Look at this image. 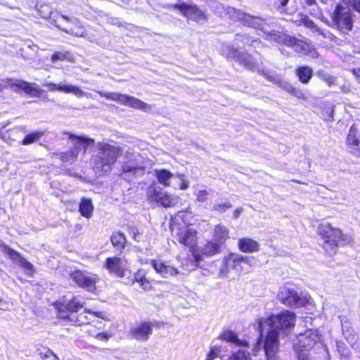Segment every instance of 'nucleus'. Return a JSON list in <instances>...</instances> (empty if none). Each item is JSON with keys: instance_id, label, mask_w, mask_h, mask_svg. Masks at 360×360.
<instances>
[{"instance_id": "1", "label": "nucleus", "mask_w": 360, "mask_h": 360, "mask_svg": "<svg viewBox=\"0 0 360 360\" xmlns=\"http://www.w3.org/2000/svg\"><path fill=\"white\" fill-rule=\"evenodd\" d=\"M317 235L322 240L321 247L326 255L335 256L340 246L345 244L346 236L342 231L330 223L320 224Z\"/></svg>"}, {"instance_id": "2", "label": "nucleus", "mask_w": 360, "mask_h": 360, "mask_svg": "<svg viewBox=\"0 0 360 360\" xmlns=\"http://www.w3.org/2000/svg\"><path fill=\"white\" fill-rule=\"evenodd\" d=\"M98 155L96 164L104 172L111 170V167L117 161L123 153V149L119 146H115L108 142H99L97 143Z\"/></svg>"}, {"instance_id": "3", "label": "nucleus", "mask_w": 360, "mask_h": 360, "mask_svg": "<svg viewBox=\"0 0 360 360\" xmlns=\"http://www.w3.org/2000/svg\"><path fill=\"white\" fill-rule=\"evenodd\" d=\"M330 19L334 27L340 33L348 34L353 29L354 14L349 8L340 3L330 13Z\"/></svg>"}, {"instance_id": "4", "label": "nucleus", "mask_w": 360, "mask_h": 360, "mask_svg": "<svg viewBox=\"0 0 360 360\" xmlns=\"http://www.w3.org/2000/svg\"><path fill=\"white\" fill-rule=\"evenodd\" d=\"M296 315L294 312L285 309L277 314H271L265 323L271 328L278 332H287L292 330L295 325Z\"/></svg>"}, {"instance_id": "5", "label": "nucleus", "mask_w": 360, "mask_h": 360, "mask_svg": "<svg viewBox=\"0 0 360 360\" xmlns=\"http://www.w3.org/2000/svg\"><path fill=\"white\" fill-rule=\"evenodd\" d=\"M68 134L70 139H76L79 141V142L76 143L74 147L71 148L69 150L54 152L51 154L52 157H58L62 162H75L78 159L81 150L80 143L82 144V148L85 153L89 145L94 143V140L91 138L77 136L71 133H68Z\"/></svg>"}, {"instance_id": "6", "label": "nucleus", "mask_w": 360, "mask_h": 360, "mask_svg": "<svg viewBox=\"0 0 360 360\" xmlns=\"http://www.w3.org/2000/svg\"><path fill=\"white\" fill-rule=\"evenodd\" d=\"M70 278L79 288L91 293H96L98 291L97 283L100 281L98 274L75 269L70 273Z\"/></svg>"}, {"instance_id": "7", "label": "nucleus", "mask_w": 360, "mask_h": 360, "mask_svg": "<svg viewBox=\"0 0 360 360\" xmlns=\"http://www.w3.org/2000/svg\"><path fill=\"white\" fill-rule=\"evenodd\" d=\"M172 231L174 232V236L181 245L188 248L191 252L195 251L198 240L197 230L191 228L190 224H176L172 228Z\"/></svg>"}, {"instance_id": "8", "label": "nucleus", "mask_w": 360, "mask_h": 360, "mask_svg": "<svg viewBox=\"0 0 360 360\" xmlns=\"http://www.w3.org/2000/svg\"><path fill=\"white\" fill-rule=\"evenodd\" d=\"M56 311V315L58 319L66 321L71 319L73 313H77L84 307V302L78 297L74 295L69 300H56L53 303Z\"/></svg>"}, {"instance_id": "9", "label": "nucleus", "mask_w": 360, "mask_h": 360, "mask_svg": "<svg viewBox=\"0 0 360 360\" xmlns=\"http://www.w3.org/2000/svg\"><path fill=\"white\" fill-rule=\"evenodd\" d=\"M250 258L249 256L230 252L223 257L219 272L225 275L233 270L236 273L241 274L244 271V266L250 264Z\"/></svg>"}, {"instance_id": "10", "label": "nucleus", "mask_w": 360, "mask_h": 360, "mask_svg": "<svg viewBox=\"0 0 360 360\" xmlns=\"http://www.w3.org/2000/svg\"><path fill=\"white\" fill-rule=\"evenodd\" d=\"M171 8L178 10L187 20L196 23L205 22L208 20V15L205 11L201 10L197 5L187 4L184 1L172 4Z\"/></svg>"}, {"instance_id": "11", "label": "nucleus", "mask_w": 360, "mask_h": 360, "mask_svg": "<svg viewBox=\"0 0 360 360\" xmlns=\"http://www.w3.org/2000/svg\"><path fill=\"white\" fill-rule=\"evenodd\" d=\"M162 323L154 321H141L129 330V336L137 341L146 342L149 340L154 328H160Z\"/></svg>"}, {"instance_id": "12", "label": "nucleus", "mask_w": 360, "mask_h": 360, "mask_svg": "<svg viewBox=\"0 0 360 360\" xmlns=\"http://www.w3.org/2000/svg\"><path fill=\"white\" fill-rule=\"evenodd\" d=\"M97 92L101 97L105 98L110 101H115L122 105L139 110H144L148 107L147 103L129 95L122 94L120 93H105L101 91Z\"/></svg>"}, {"instance_id": "13", "label": "nucleus", "mask_w": 360, "mask_h": 360, "mask_svg": "<svg viewBox=\"0 0 360 360\" xmlns=\"http://www.w3.org/2000/svg\"><path fill=\"white\" fill-rule=\"evenodd\" d=\"M226 58L236 60L240 65L248 70H253L257 66V63L251 54L248 52H240L232 45L227 47Z\"/></svg>"}, {"instance_id": "14", "label": "nucleus", "mask_w": 360, "mask_h": 360, "mask_svg": "<svg viewBox=\"0 0 360 360\" xmlns=\"http://www.w3.org/2000/svg\"><path fill=\"white\" fill-rule=\"evenodd\" d=\"M263 348L266 360H276L279 349L278 333L274 330L267 331L263 340Z\"/></svg>"}, {"instance_id": "15", "label": "nucleus", "mask_w": 360, "mask_h": 360, "mask_svg": "<svg viewBox=\"0 0 360 360\" xmlns=\"http://www.w3.org/2000/svg\"><path fill=\"white\" fill-rule=\"evenodd\" d=\"M280 302L289 307H302L306 305V300L294 289L284 288L279 292Z\"/></svg>"}, {"instance_id": "16", "label": "nucleus", "mask_w": 360, "mask_h": 360, "mask_svg": "<svg viewBox=\"0 0 360 360\" xmlns=\"http://www.w3.org/2000/svg\"><path fill=\"white\" fill-rule=\"evenodd\" d=\"M315 340L309 335H301L294 345L297 360H310L308 352L314 347Z\"/></svg>"}, {"instance_id": "17", "label": "nucleus", "mask_w": 360, "mask_h": 360, "mask_svg": "<svg viewBox=\"0 0 360 360\" xmlns=\"http://www.w3.org/2000/svg\"><path fill=\"white\" fill-rule=\"evenodd\" d=\"M86 314H91L92 316L105 319V313L101 311H93L91 309L85 308L84 311L79 314H74L72 316L71 319H68L65 321L70 326H82L90 323L91 319L86 315Z\"/></svg>"}, {"instance_id": "18", "label": "nucleus", "mask_w": 360, "mask_h": 360, "mask_svg": "<svg viewBox=\"0 0 360 360\" xmlns=\"http://www.w3.org/2000/svg\"><path fill=\"white\" fill-rule=\"evenodd\" d=\"M103 266L110 274L122 278L125 276L127 268L122 263V259L118 257H107L103 263Z\"/></svg>"}, {"instance_id": "19", "label": "nucleus", "mask_w": 360, "mask_h": 360, "mask_svg": "<svg viewBox=\"0 0 360 360\" xmlns=\"http://www.w3.org/2000/svg\"><path fill=\"white\" fill-rule=\"evenodd\" d=\"M46 86L50 91H59L65 94L72 93L77 97H83L85 95L84 91H82L79 86L75 85H61L50 82L47 83Z\"/></svg>"}, {"instance_id": "20", "label": "nucleus", "mask_w": 360, "mask_h": 360, "mask_svg": "<svg viewBox=\"0 0 360 360\" xmlns=\"http://www.w3.org/2000/svg\"><path fill=\"white\" fill-rule=\"evenodd\" d=\"M237 244L239 250L244 253L258 252L260 248L257 241L249 237L239 238Z\"/></svg>"}, {"instance_id": "21", "label": "nucleus", "mask_w": 360, "mask_h": 360, "mask_svg": "<svg viewBox=\"0 0 360 360\" xmlns=\"http://www.w3.org/2000/svg\"><path fill=\"white\" fill-rule=\"evenodd\" d=\"M135 283H139L140 287L145 291H149L152 290V283L146 278V271L143 269H139L134 274L133 278L129 282L130 284L133 285Z\"/></svg>"}, {"instance_id": "22", "label": "nucleus", "mask_w": 360, "mask_h": 360, "mask_svg": "<svg viewBox=\"0 0 360 360\" xmlns=\"http://www.w3.org/2000/svg\"><path fill=\"white\" fill-rule=\"evenodd\" d=\"M26 131L24 126H18L12 129L4 130L1 131V137L2 139L9 143L18 141L21 134Z\"/></svg>"}, {"instance_id": "23", "label": "nucleus", "mask_w": 360, "mask_h": 360, "mask_svg": "<svg viewBox=\"0 0 360 360\" xmlns=\"http://www.w3.org/2000/svg\"><path fill=\"white\" fill-rule=\"evenodd\" d=\"M150 264L154 268L157 273L162 274L165 277L168 274L172 276L179 274V271L176 268L166 265L164 262H158L156 259H151Z\"/></svg>"}, {"instance_id": "24", "label": "nucleus", "mask_w": 360, "mask_h": 360, "mask_svg": "<svg viewBox=\"0 0 360 360\" xmlns=\"http://www.w3.org/2000/svg\"><path fill=\"white\" fill-rule=\"evenodd\" d=\"M229 238V230L222 224L214 226L213 231V240L224 246Z\"/></svg>"}, {"instance_id": "25", "label": "nucleus", "mask_w": 360, "mask_h": 360, "mask_svg": "<svg viewBox=\"0 0 360 360\" xmlns=\"http://www.w3.org/2000/svg\"><path fill=\"white\" fill-rule=\"evenodd\" d=\"M94 210V207L92 200L88 198H82L79 203L80 214L86 219H90L93 216Z\"/></svg>"}, {"instance_id": "26", "label": "nucleus", "mask_w": 360, "mask_h": 360, "mask_svg": "<svg viewBox=\"0 0 360 360\" xmlns=\"http://www.w3.org/2000/svg\"><path fill=\"white\" fill-rule=\"evenodd\" d=\"M222 245L214 240H207L202 248V255L212 257L221 252Z\"/></svg>"}, {"instance_id": "27", "label": "nucleus", "mask_w": 360, "mask_h": 360, "mask_svg": "<svg viewBox=\"0 0 360 360\" xmlns=\"http://www.w3.org/2000/svg\"><path fill=\"white\" fill-rule=\"evenodd\" d=\"M298 80L303 84H307L312 78L313 70L307 65L298 66L295 70Z\"/></svg>"}, {"instance_id": "28", "label": "nucleus", "mask_w": 360, "mask_h": 360, "mask_svg": "<svg viewBox=\"0 0 360 360\" xmlns=\"http://www.w3.org/2000/svg\"><path fill=\"white\" fill-rule=\"evenodd\" d=\"M110 242L113 248L120 252L124 250L127 245V238L120 231L112 232L110 236Z\"/></svg>"}, {"instance_id": "29", "label": "nucleus", "mask_w": 360, "mask_h": 360, "mask_svg": "<svg viewBox=\"0 0 360 360\" xmlns=\"http://www.w3.org/2000/svg\"><path fill=\"white\" fill-rule=\"evenodd\" d=\"M295 50L304 55H311L313 56L318 55L315 47L311 43L302 39L299 40Z\"/></svg>"}, {"instance_id": "30", "label": "nucleus", "mask_w": 360, "mask_h": 360, "mask_svg": "<svg viewBox=\"0 0 360 360\" xmlns=\"http://www.w3.org/2000/svg\"><path fill=\"white\" fill-rule=\"evenodd\" d=\"M221 340L233 343L237 345H245L243 342H240L238 338V335L235 331L230 330H224L218 336Z\"/></svg>"}, {"instance_id": "31", "label": "nucleus", "mask_w": 360, "mask_h": 360, "mask_svg": "<svg viewBox=\"0 0 360 360\" xmlns=\"http://www.w3.org/2000/svg\"><path fill=\"white\" fill-rule=\"evenodd\" d=\"M155 176L158 181L165 187L170 186V179L173 174L168 169H160L155 170Z\"/></svg>"}, {"instance_id": "32", "label": "nucleus", "mask_w": 360, "mask_h": 360, "mask_svg": "<svg viewBox=\"0 0 360 360\" xmlns=\"http://www.w3.org/2000/svg\"><path fill=\"white\" fill-rule=\"evenodd\" d=\"M50 59L53 63H56L58 61L74 62L73 55L70 51H55L51 55Z\"/></svg>"}, {"instance_id": "33", "label": "nucleus", "mask_w": 360, "mask_h": 360, "mask_svg": "<svg viewBox=\"0 0 360 360\" xmlns=\"http://www.w3.org/2000/svg\"><path fill=\"white\" fill-rule=\"evenodd\" d=\"M357 128L355 124H353L349 129L346 138V143L348 146L357 147L360 145V140L357 136Z\"/></svg>"}, {"instance_id": "34", "label": "nucleus", "mask_w": 360, "mask_h": 360, "mask_svg": "<svg viewBox=\"0 0 360 360\" xmlns=\"http://www.w3.org/2000/svg\"><path fill=\"white\" fill-rule=\"evenodd\" d=\"M37 352L43 360H59L58 356L47 346L39 345Z\"/></svg>"}, {"instance_id": "35", "label": "nucleus", "mask_w": 360, "mask_h": 360, "mask_svg": "<svg viewBox=\"0 0 360 360\" xmlns=\"http://www.w3.org/2000/svg\"><path fill=\"white\" fill-rule=\"evenodd\" d=\"M44 134V131H33L29 134H27L20 142V145L27 146L32 144L37 141H38L41 137H42Z\"/></svg>"}, {"instance_id": "36", "label": "nucleus", "mask_w": 360, "mask_h": 360, "mask_svg": "<svg viewBox=\"0 0 360 360\" xmlns=\"http://www.w3.org/2000/svg\"><path fill=\"white\" fill-rule=\"evenodd\" d=\"M164 195L161 198L159 201V204H160L164 207H174L177 203L178 197H174L168 192H164Z\"/></svg>"}, {"instance_id": "37", "label": "nucleus", "mask_w": 360, "mask_h": 360, "mask_svg": "<svg viewBox=\"0 0 360 360\" xmlns=\"http://www.w3.org/2000/svg\"><path fill=\"white\" fill-rule=\"evenodd\" d=\"M3 250L5 254L13 262H19L22 259V255L14 249L11 248L8 245H4L3 247Z\"/></svg>"}, {"instance_id": "38", "label": "nucleus", "mask_w": 360, "mask_h": 360, "mask_svg": "<svg viewBox=\"0 0 360 360\" xmlns=\"http://www.w3.org/2000/svg\"><path fill=\"white\" fill-rule=\"evenodd\" d=\"M146 167L141 165H129L128 163H124L121 167V172L122 174H127L134 172H144Z\"/></svg>"}, {"instance_id": "39", "label": "nucleus", "mask_w": 360, "mask_h": 360, "mask_svg": "<svg viewBox=\"0 0 360 360\" xmlns=\"http://www.w3.org/2000/svg\"><path fill=\"white\" fill-rule=\"evenodd\" d=\"M303 25L304 27L314 30L316 32H319V28L316 26L314 22L305 14H301L298 25Z\"/></svg>"}, {"instance_id": "40", "label": "nucleus", "mask_w": 360, "mask_h": 360, "mask_svg": "<svg viewBox=\"0 0 360 360\" xmlns=\"http://www.w3.org/2000/svg\"><path fill=\"white\" fill-rule=\"evenodd\" d=\"M227 360H251V355L248 351L239 349L232 354Z\"/></svg>"}, {"instance_id": "41", "label": "nucleus", "mask_w": 360, "mask_h": 360, "mask_svg": "<svg viewBox=\"0 0 360 360\" xmlns=\"http://www.w3.org/2000/svg\"><path fill=\"white\" fill-rule=\"evenodd\" d=\"M165 191L162 188H153L147 195L148 200L150 202H159L162 195H164Z\"/></svg>"}, {"instance_id": "42", "label": "nucleus", "mask_w": 360, "mask_h": 360, "mask_svg": "<svg viewBox=\"0 0 360 360\" xmlns=\"http://www.w3.org/2000/svg\"><path fill=\"white\" fill-rule=\"evenodd\" d=\"M299 39L293 36L286 34L283 38V43L287 46L293 47L295 49L297 43H299Z\"/></svg>"}, {"instance_id": "43", "label": "nucleus", "mask_w": 360, "mask_h": 360, "mask_svg": "<svg viewBox=\"0 0 360 360\" xmlns=\"http://www.w3.org/2000/svg\"><path fill=\"white\" fill-rule=\"evenodd\" d=\"M231 207H232V204L230 202V201H226L225 202L216 204L213 207V210L218 212L219 213H223Z\"/></svg>"}, {"instance_id": "44", "label": "nucleus", "mask_w": 360, "mask_h": 360, "mask_svg": "<svg viewBox=\"0 0 360 360\" xmlns=\"http://www.w3.org/2000/svg\"><path fill=\"white\" fill-rule=\"evenodd\" d=\"M289 94L300 99V100H306L307 96L304 92L300 88L292 86L291 89L290 90Z\"/></svg>"}, {"instance_id": "45", "label": "nucleus", "mask_w": 360, "mask_h": 360, "mask_svg": "<svg viewBox=\"0 0 360 360\" xmlns=\"http://www.w3.org/2000/svg\"><path fill=\"white\" fill-rule=\"evenodd\" d=\"M221 350V347L218 346H213L210 349V351L207 354L205 360H214L219 355V352Z\"/></svg>"}, {"instance_id": "46", "label": "nucleus", "mask_w": 360, "mask_h": 360, "mask_svg": "<svg viewBox=\"0 0 360 360\" xmlns=\"http://www.w3.org/2000/svg\"><path fill=\"white\" fill-rule=\"evenodd\" d=\"M43 93V90L35 88L32 84H30L26 94L33 97H40Z\"/></svg>"}, {"instance_id": "47", "label": "nucleus", "mask_w": 360, "mask_h": 360, "mask_svg": "<svg viewBox=\"0 0 360 360\" xmlns=\"http://www.w3.org/2000/svg\"><path fill=\"white\" fill-rule=\"evenodd\" d=\"M30 84V82L24 80H16L14 83L11 84V85L20 90H22L25 93H26Z\"/></svg>"}, {"instance_id": "48", "label": "nucleus", "mask_w": 360, "mask_h": 360, "mask_svg": "<svg viewBox=\"0 0 360 360\" xmlns=\"http://www.w3.org/2000/svg\"><path fill=\"white\" fill-rule=\"evenodd\" d=\"M208 191L206 190H200L196 195V199L198 202H205L207 200Z\"/></svg>"}, {"instance_id": "49", "label": "nucleus", "mask_w": 360, "mask_h": 360, "mask_svg": "<svg viewBox=\"0 0 360 360\" xmlns=\"http://www.w3.org/2000/svg\"><path fill=\"white\" fill-rule=\"evenodd\" d=\"M176 176L181 180L179 188L181 190H186L189 186V182L185 179V176L183 174H177Z\"/></svg>"}, {"instance_id": "50", "label": "nucleus", "mask_w": 360, "mask_h": 360, "mask_svg": "<svg viewBox=\"0 0 360 360\" xmlns=\"http://www.w3.org/2000/svg\"><path fill=\"white\" fill-rule=\"evenodd\" d=\"M18 264L24 269H27L29 271L33 270L32 264L27 261L25 257H22Z\"/></svg>"}, {"instance_id": "51", "label": "nucleus", "mask_w": 360, "mask_h": 360, "mask_svg": "<svg viewBox=\"0 0 360 360\" xmlns=\"http://www.w3.org/2000/svg\"><path fill=\"white\" fill-rule=\"evenodd\" d=\"M110 334L106 332H101L96 335L95 338L101 341L107 342L110 338Z\"/></svg>"}, {"instance_id": "52", "label": "nucleus", "mask_w": 360, "mask_h": 360, "mask_svg": "<svg viewBox=\"0 0 360 360\" xmlns=\"http://www.w3.org/2000/svg\"><path fill=\"white\" fill-rule=\"evenodd\" d=\"M349 3L355 11L360 13V0H349Z\"/></svg>"}, {"instance_id": "53", "label": "nucleus", "mask_w": 360, "mask_h": 360, "mask_svg": "<svg viewBox=\"0 0 360 360\" xmlns=\"http://www.w3.org/2000/svg\"><path fill=\"white\" fill-rule=\"evenodd\" d=\"M289 0H274V4L277 8H283L288 4Z\"/></svg>"}, {"instance_id": "54", "label": "nucleus", "mask_w": 360, "mask_h": 360, "mask_svg": "<svg viewBox=\"0 0 360 360\" xmlns=\"http://www.w3.org/2000/svg\"><path fill=\"white\" fill-rule=\"evenodd\" d=\"M293 85L290 84L289 82H279L278 86L281 88L283 90H284L285 92L289 94L290 90L292 87Z\"/></svg>"}, {"instance_id": "55", "label": "nucleus", "mask_w": 360, "mask_h": 360, "mask_svg": "<svg viewBox=\"0 0 360 360\" xmlns=\"http://www.w3.org/2000/svg\"><path fill=\"white\" fill-rule=\"evenodd\" d=\"M305 3L308 6H312V5H314L316 4V0H305Z\"/></svg>"}, {"instance_id": "56", "label": "nucleus", "mask_w": 360, "mask_h": 360, "mask_svg": "<svg viewBox=\"0 0 360 360\" xmlns=\"http://www.w3.org/2000/svg\"><path fill=\"white\" fill-rule=\"evenodd\" d=\"M240 211L241 210L240 209H236L235 211H234V217L235 218H237L238 217V215L240 214Z\"/></svg>"}, {"instance_id": "57", "label": "nucleus", "mask_w": 360, "mask_h": 360, "mask_svg": "<svg viewBox=\"0 0 360 360\" xmlns=\"http://www.w3.org/2000/svg\"><path fill=\"white\" fill-rule=\"evenodd\" d=\"M291 181L295 182L298 184H306L305 183H304L300 180H297V179H292Z\"/></svg>"}, {"instance_id": "58", "label": "nucleus", "mask_w": 360, "mask_h": 360, "mask_svg": "<svg viewBox=\"0 0 360 360\" xmlns=\"http://www.w3.org/2000/svg\"><path fill=\"white\" fill-rule=\"evenodd\" d=\"M131 229L133 231L134 234L139 233L138 229L136 227H131Z\"/></svg>"}, {"instance_id": "59", "label": "nucleus", "mask_w": 360, "mask_h": 360, "mask_svg": "<svg viewBox=\"0 0 360 360\" xmlns=\"http://www.w3.org/2000/svg\"><path fill=\"white\" fill-rule=\"evenodd\" d=\"M180 213H182L183 214L181 215V218L184 219V217H186V212H180Z\"/></svg>"}, {"instance_id": "60", "label": "nucleus", "mask_w": 360, "mask_h": 360, "mask_svg": "<svg viewBox=\"0 0 360 360\" xmlns=\"http://www.w3.org/2000/svg\"><path fill=\"white\" fill-rule=\"evenodd\" d=\"M195 261H197V262H198V261H199V259H200V255H195Z\"/></svg>"}, {"instance_id": "61", "label": "nucleus", "mask_w": 360, "mask_h": 360, "mask_svg": "<svg viewBox=\"0 0 360 360\" xmlns=\"http://www.w3.org/2000/svg\"><path fill=\"white\" fill-rule=\"evenodd\" d=\"M259 327L261 328V330L262 329V319H260L259 321Z\"/></svg>"}, {"instance_id": "62", "label": "nucleus", "mask_w": 360, "mask_h": 360, "mask_svg": "<svg viewBox=\"0 0 360 360\" xmlns=\"http://www.w3.org/2000/svg\"><path fill=\"white\" fill-rule=\"evenodd\" d=\"M75 226L77 228V229H82V225L79 224H77Z\"/></svg>"}, {"instance_id": "63", "label": "nucleus", "mask_w": 360, "mask_h": 360, "mask_svg": "<svg viewBox=\"0 0 360 360\" xmlns=\"http://www.w3.org/2000/svg\"><path fill=\"white\" fill-rule=\"evenodd\" d=\"M4 86L0 83V91H3Z\"/></svg>"}, {"instance_id": "64", "label": "nucleus", "mask_w": 360, "mask_h": 360, "mask_svg": "<svg viewBox=\"0 0 360 360\" xmlns=\"http://www.w3.org/2000/svg\"><path fill=\"white\" fill-rule=\"evenodd\" d=\"M63 18H65V20H69V18L68 17H66V16H63Z\"/></svg>"}]
</instances>
